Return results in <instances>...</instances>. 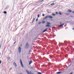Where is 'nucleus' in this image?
<instances>
[{
    "mask_svg": "<svg viewBox=\"0 0 74 74\" xmlns=\"http://www.w3.org/2000/svg\"><path fill=\"white\" fill-rule=\"evenodd\" d=\"M51 23H50L49 22H47V25H46L45 27H51V25H50Z\"/></svg>",
    "mask_w": 74,
    "mask_h": 74,
    "instance_id": "nucleus-1",
    "label": "nucleus"
},
{
    "mask_svg": "<svg viewBox=\"0 0 74 74\" xmlns=\"http://www.w3.org/2000/svg\"><path fill=\"white\" fill-rule=\"evenodd\" d=\"M20 62L22 67L23 68V64H22V60H20Z\"/></svg>",
    "mask_w": 74,
    "mask_h": 74,
    "instance_id": "nucleus-2",
    "label": "nucleus"
},
{
    "mask_svg": "<svg viewBox=\"0 0 74 74\" xmlns=\"http://www.w3.org/2000/svg\"><path fill=\"white\" fill-rule=\"evenodd\" d=\"M18 52L19 53H21V48L20 47L18 48Z\"/></svg>",
    "mask_w": 74,
    "mask_h": 74,
    "instance_id": "nucleus-3",
    "label": "nucleus"
},
{
    "mask_svg": "<svg viewBox=\"0 0 74 74\" xmlns=\"http://www.w3.org/2000/svg\"><path fill=\"white\" fill-rule=\"evenodd\" d=\"M29 44L28 43H27L26 44L25 47L26 48H28L29 47Z\"/></svg>",
    "mask_w": 74,
    "mask_h": 74,
    "instance_id": "nucleus-4",
    "label": "nucleus"
},
{
    "mask_svg": "<svg viewBox=\"0 0 74 74\" xmlns=\"http://www.w3.org/2000/svg\"><path fill=\"white\" fill-rule=\"evenodd\" d=\"M14 65L15 66V67H17V65H16V64L15 63V62H14L13 63Z\"/></svg>",
    "mask_w": 74,
    "mask_h": 74,
    "instance_id": "nucleus-5",
    "label": "nucleus"
},
{
    "mask_svg": "<svg viewBox=\"0 0 74 74\" xmlns=\"http://www.w3.org/2000/svg\"><path fill=\"white\" fill-rule=\"evenodd\" d=\"M48 17H49V18L50 19H52V18H53V17L51 16H49V15H48Z\"/></svg>",
    "mask_w": 74,
    "mask_h": 74,
    "instance_id": "nucleus-6",
    "label": "nucleus"
},
{
    "mask_svg": "<svg viewBox=\"0 0 74 74\" xmlns=\"http://www.w3.org/2000/svg\"><path fill=\"white\" fill-rule=\"evenodd\" d=\"M64 25V23L62 24L59 26V27H62V26H63Z\"/></svg>",
    "mask_w": 74,
    "mask_h": 74,
    "instance_id": "nucleus-7",
    "label": "nucleus"
},
{
    "mask_svg": "<svg viewBox=\"0 0 74 74\" xmlns=\"http://www.w3.org/2000/svg\"><path fill=\"white\" fill-rule=\"evenodd\" d=\"M47 30H48V28L45 29V30L43 31L42 33H44V32H46L47 31Z\"/></svg>",
    "mask_w": 74,
    "mask_h": 74,
    "instance_id": "nucleus-8",
    "label": "nucleus"
},
{
    "mask_svg": "<svg viewBox=\"0 0 74 74\" xmlns=\"http://www.w3.org/2000/svg\"><path fill=\"white\" fill-rule=\"evenodd\" d=\"M32 63V60H30L29 63V65H30V64H31Z\"/></svg>",
    "mask_w": 74,
    "mask_h": 74,
    "instance_id": "nucleus-9",
    "label": "nucleus"
},
{
    "mask_svg": "<svg viewBox=\"0 0 74 74\" xmlns=\"http://www.w3.org/2000/svg\"><path fill=\"white\" fill-rule=\"evenodd\" d=\"M48 16H47L45 18H44V19H46L47 18H48Z\"/></svg>",
    "mask_w": 74,
    "mask_h": 74,
    "instance_id": "nucleus-10",
    "label": "nucleus"
},
{
    "mask_svg": "<svg viewBox=\"0 0 74 74\" xmlns=\"http://www.w3.org/2000/svg\"><path fill=\"white\" fill-rule=\"evenodd\" d=\"M51 6H53L54 5H55V3H53L52 4H51Z\"/></svg>",
    "mask_w": 74,
    "mask_h": 74,
    "instance_id": "nucleus-11",
    "label": "nucleus"
},
{
    "mask_svg": "<svg viewBox=\"0 0 74 74\" xmlns=\"http://www.w3.org/2000/svg\"><path fill=\"white\" fill-rule=\"evenodd\" d=\"M36 19L35 18H33V20H32V23H33L34 22V20Z\"/></svg>",
    "mask_w": 74,
    "mask_h": 74,
    "instance_id": "nucleus-12",
    "label": "nucleus"
},
{
    "mask_svg": "<svg viewBox=\"0 0 74 74\" xmlns=\"http://www.w3.org/2000/svg\"><path fill=\"white\" fill-rule=\"evenodd\" d=\"M60 73H62V72H57V74H60Z\"/></svg>",
    "mask_w": 74,
    "mask_h": 74,
    "instance_id": "nucleus-13",
    "label": "nucleus"
},
{
    "mask_svg": "<svg viewBox=\"0 0 74 74\" xmlns=\"http://www.w3.org/2000/svg\"><path fill=\"white\" fill-rule=\"evenodd\" d=\"M68 12H71V10H68Z\"/></svg>",
    "mask_w": 74,
    "mask_h": 74,
    "instance_id": "nucleus-14",
    "label": "nucleus"
},
{
    "mask_svg": "<svg viewBox=\"0 0 74 74\" xmlns=\"http://www.w3.org/2000/svg\"><path fill=\"white\" fill-rule=\"evenodd\" d=\"M45 21H42V24H44V23H45Z\"/></svg>",
    "mask_w": 74,
    "mask_h": 74,
    "instance_id": "nucleus-15",
    "label": "nucleus"
},
{
    "mask_svg": "<svg viewBox=\"0 0 74 74\" xmlns=\"http://www.w3.org/2000/svg\"><path fill=\"white\" fill-rule=\"evenodd\" d=\"M59 15H62V14L61 12H59Z\"/></svg>",
    "mask_w": 74,
    "mask_h": 74,
    "instance_id": "nucleus-16",
    "label": "nucleus"
},
{
    "mask_svg": "<svg viewBox=\"0 0 74 74\" xmlns=\"http://www.w3.org/2000/svg\"><path fill=\"white\" fill-rule=\"evenodd\" d=\"M52 15H53V16H55L56 14L53 13L52 14Z\"/></svg>",
    "mask_w": 74,
    "mask_h": 74,
    "instance_id": "nucleus-17",
    "label": "nucleus"
},
{
    "mask_svg": "<svg viewBox=\"0 0 74 74\" xmlns=\"http://www.w3.org/2000/svg\"><path fill=\"white\" fill-rule=\"evenodd\" d=\"M8 60H10V57H8Z\"/></svg>",
    "mask_w": 74,
    "mask_h": 74,
    "instance_id": "nucleus-18",
    "label": "nucleus"
},
{
    "mask_svg": "<svg viewBox=\"0 0 74 74\" xmlns=\"http://www.w3.org/2000/svg\"><path fill=\"white\" fill-rule=\"evenodd\" d=\"M4 14H7V12L5 11L4 12H3Z\"/></svg>",
    "mask_w": 74,
    "mask_h": 74,
    "instance_id": "nucleus-19",
    "label": "nucleus"
},
{
    "mask_svg": "<svg viewBox=\"0 0 74 74\" xmlns=\"http://www.w3.org/2000/svg\"><path fill=\"white\" fill-rule=\"evenodd\" d=\"M38 74H42L41 72H38Z\"/></svg>",
    "mask_w": 74,
    "mask_h": 74,
    "instance_id": "nucleus-20",
    "label": "nucleus"
},
{
    "mask_svg": "<svg viewBox=\"0 0 74 74\" xmlns=\"http://www.w3.org/2000/svg\"><path fill=\"white\" fill-rule=\"evenodd\" d=\"M39 17H40V14H38V17L39 18Z\"/></svg>",
    "mask_w": 74,
    "mask_h": 74,
    "instance_id": "nucleus-21",
    "label": "nucleus"
},
{
    "mask_svg": "<svg viewBox=\"0 0 74 74\" xmlns=\"http://www.w3.org/2000/svg\"><path fill=\"white\" fill-rule=\"evenodd\" d=\"M50 57L51 58H53V56H50Z\"/></svg>",
    "mask_w": 74,
    "mask_h": 74,
    "instance_id": "nucleus-22",
    "label": "nucleus"
},
{
    "mask_svg": "<svg viewBox=\"0 0 74 74\" xmlns=\"http://www.w3.org/2000/svg\"><path fill=\"white\" fill-rule=\"evenodd\" d=\"M51 64L50 63H49L48 64V65H49V66H50V65H51Z\"/></svg>",
    "mask_w": 74,
    "mask_h": 74,
    "instance_id": "nucleus-23",
    "label": "nucleus"
},
{
    "mask_svg": "<svg viewBox=\"0 0 74 74\" xmlns=\"http://www.w3.org/2000/svg\"><path fill=\"white\" fill-rule=\"evenodd\" d=\"M47 12V13H51V12Z\"/></svg>",
    "mask_w": 74,
    "mask_h": 74,
    "instance_id": "nucleus-24",
    "label": "nucleus"
},
{
    "mask_svg": "<svg viewBox=\"0 0 74 74\" xmlns=\"http://www.w3.org/2000/svg\"><path fill=\"white\" fill-rule=\"evenodd\" d=\"M45 16V14H42V16Z\"/></svg>",
    "mask_w": 74,
    "mask_h": 74,
    "instance_id": "nucleus-25",
    "label": "nucleus"
},
{
    "mask_svg": "<svg viewBox=\"0 0 74 74\" xmlns=\"http://www.w3.org/2000/svg\"><path fill=\"white\" fill-rule=\"evenodd\" d=\"M15 43H16V41H15L14 42V44H15Z\"/></svg>",
    "mask_w": 74,
    "mask_h": 74,
    "instance_id": "nucleus-26",
    "label": "nucleus"
},
{
    "mask_svg": "<svg viewBox=\"0 0 74 74\" xmlns=\"http://www.w3.org/2000/svg\"><path fill=\"white\" fill-rule=\"evenodd\" d=\"M66 15H69V14L68 13H66L65 14Z\"/></svg>",
    "mask_w": 74,
    "mask_h": 74,
    "instance_id": "nucleus-27",
    "label": "nucleus"
},
{
    "mask_svg": "<svg viewBox=\"0 0 74 74\" xmlns=\"http://www.w3.org/2000/svg\"><path fill=\"white\" fill-rule=\"evenodd\" d=\"M56 14H58V12H56Z\"/></svg>",
    "mask_w": 74,
    "mask_h": 74,
    "instance_id": "nucleus-28",
    "label": "nucleus"
},
{
    "mask_svg": "<svg viewBox=\"0 0 74 74\" xmlns=\"http://www.w3.org/2000/svg\"><path fill=\"white\" fill-rule=\"evenodd\" d=\"M68 44H70V42H68Z\"/></svg>",
    "mask_w": 74,
    "mask_h": 74,
    "instance_id": "nucleus-29",
    "label": "nucleus"
},
{
    "mask_svg": "<svg viewBox=\"0 0 74 74\" xmlns=\"http://www.w3.org/2000/svg\"><path fill=\"white\" fill-rule=\"evenodd\" d=\"M38 53H40V51H38Z\"/></svg>",
    "mask_w": 74,
    "mask_h": 74,
    "instance_id": "nucleus-30",
    "label": "nucleus"
},
{
    "mask_svg": "<svg viewBox=\"0 0 74 74\" xmlns=\"http://www.w3.org/2000/svg\"><path fill=\"white\" fill-rule=\"evenodd\" d=\"M72 13H73V14H74V11L72 12Z\"/></svg>",
    "mask_w": 74,
    "mask_h": 74,
    "instance_id": "nucleus-31",
    "label": "nucleus"
},
{
    "mask_svg": "<svg viewBox=\"0 0 74 74\" xmlns=\"http://www.w3.org/2000/svg\"><path fill=\"white\" fill-rule=\"evenodd\" d=\"M44 0H42V1H41V2H42V1H43Z\"/></svg>",
    "mask_w": 74,
    "mask_h": 74,
    "instance_id": "nucleus-32",
    "label": "nucleus"
},
{
    "mask_svg": "<svg viewBox=\"0 0 74 74\" xmlns=\"http://www.w3.org/2000/svg\"><path fill=\"white\" fill-rule=\"evenodd\" d=\"M36 21H37V18L36 19Z\"/></svg>",
    "mask_w": 74,
    "mask_h": 74,
    "instance_id": "nucleus-33",
    "label": "nucleus"
},
{
    "mask_svg": "<svg viewBox=\"0 0 74 74\" xmlns=\"http://www.w3.org/2000/svg\"><path fill=\"white\" fill-rule=\"evenodd\" d=\"M46 59L48 61V59Z\"/></svg>",
    "mask_w": 74,
    "mask_h": 74,
    "instance_id": "nucleus-34",
    "label": "nucleus"
},
{
    "mask_svg": "<svg viewBox=\"0 0 74 74\" xmlns=\"http://www.w3.org/2000/svg\"><path fill=\"white\" fill-rule=\"evenodd\" d=\"M10 70H12V68H11L10 69Z\"/></svg>",
    "mask_w": 74,
    "mask_h": 74,
    "instance_id": "nucleus-35",
    "label": "nucleus"
},
{
    "mask_svg": "<svg viewBox=\"0 0 74 74\" xmlns=\"http://www.w3.org/2000/svg\"><path fill=\"white\" fill-rule=\"evenodd\" d=\"M19 74H22V73H19Z\"/></svg>",
    "mask_w": 74,
    "mask_h": 74,
    "instance_id": "nucleus-36",
    "label": "nucleus"
},
{
    "mask_svg": "<svg viewBox=\"0 0 74 74\" xmlns=\"http://www.w3.org/2000/svg\"><path fill=\"white\" fill-rule=\"evenodd\" d=\"M61 44L63 45V43H61Z\"/></svg>",
    "mask_w": 74,
    "mask_h": 74,
    "instance_id": "nucleus-37",
    "label": "nucleus"
},
{
    "mask_svg": "<svg viewBox=\"0 0 74 74\" xmlns=\"http://www.w3.org/2000/svg\"><path fill=\"white\" fill-rule=\"evenodd\" d=\"M60 24H62V23L60 22Z\"/></svg>",
    "mask_w": 74,
    "mask_h": 74,
    "instance_id": "nucleus-38",
    "label": "nucleus"
},
{
    "mask_svg": "<svg viewBox=\"0 0 74 74\" xmlns=\"http://www.w3.org/2000/svg\"><path fill=\"white\" fill-rule=\"evenodd\" d=\"M70 74H73L72 73H71Z\"/></svg>",
    "mask_w": 74,
    "mask_h": 74,
    "instance_id": "nucleus-39",
    "label": "nucleus"
},
{
    "mask_svg": "<svg viewBox=\"0 0 74 74\" xmlns=\"http://www.w3.org/2000/svg\"><path fill=\"white\" fill-rule=\"evenodd\" d=\"M1 55V53H0V56Z\"/></svg>",
    "mask_w": 74,
    "mask_h": 74,
    "instance_id": "nucleus-40",
    "label": "nucleus"
},
{
    "mask_svg": "<svg viewBox=\"0 0 74 74\" xmlns=\"http://www.w3.org/2000/svg\"><path fill=\"white\" fill-rule=\"evenodd\" d=\"M0 47H1V45H0Z\"/></svg>",
    "mask_w": 74,
    "mask_h": 74,
    "instance_id": "nucleus-41",
    "label": "nucleus"
},
{
    "mask_svg": "<svg viewBox=\"0 0 74 74\" xmlns=\"http://www.w3.org/2000/svg\"><path fill=\"white\" fill-rule=\"evenodd\" d=\"M40 23H39V24H40Z\"/></svg>",
    "mask_w": 74,
    "mask_h": 74,
    "instance_id": "nucleus-42",
    "label": "nucleus"
},
{
    "mask_svg": "<svg viewBox=\"0 0 74 74\" xmlns=\"http://www.w3.org/2000/svg\"><path fill=\"white\" fill-rule=\"evenodd\" d=\"M65 45H66V44L65 43Z\"/></svg>",
    "mask_w": 74,
    "mask_h": 74,
    "instance_id": "nucleus-43",
    "label": "nucleus"
},
{
    "mask_svg": "<svg viewBox=\"0 0 74 74\" xmlns=\"http://www.w3.org/2000/svg\"><path fill=\"white\" fill-rule=\"evenodd\" d=\"M37 21H38V19H37Z\"/></svg>",
    "mask_w": 74,
    "mask_h": 74,
    "instance_id": "nucleus-44",
    "label": "nucleus"
}]
</instances>
